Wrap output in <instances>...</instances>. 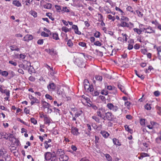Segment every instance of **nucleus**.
Instances as JSON below:
<instances>
[{
  "label": "nucleus",
  "instance_id": "1",
  "mask_svg": "<svg viewBox=\"0 0 161 161\" xmlns=\"http://www.w3.org/2000/svg\"><path fill=\"white\" fill-rule=\"evenodd\" d=\"M8 156L6 151H3L2 149L0 148V159L3 158L6 161Z\"/></svg>",
  "mask_w": 161,
  "mask_h": 161
},
{
  "label": "nucleus",
  "instance_id": "2",
  "mask_svg": "<svg viewBox=\"0 0 161 161\" xmlns=\"http://www.w3.org/2000/svg\"><path fill=\"white\" fill-rule=\"evenodd\" d=\"M107 107L109 109L112 110L114 112H116L119 110V108L117 106H114L112 103H108Z\"/></svg>",
  "mask_w": 161,
  "mask_h": 161
},
{
  "label": "nucleus",
  "instance_id": "3",
  "mask_svg": "<svg viewBox=\"0 0 161 161\" xmlns=\"http://www.w3.org/2000/svg\"><path fill=\"white\" fill-rule=\"evenodd\" d=\"M74 62L75 64L80 67L83 68L85 66V64L79 58L76 59Z\"/></svg>",
  "mask_w": 161,
  "mask_h": 161
},
{
  "label": "nucleus",
  "instance_id": "4",
  "mask_svg": "<svg viewBox=\"0 0 161 161\" xmlns=\"http://www.w3.org/2000/svg\"><path fill=\"white\" fill-rule=\"evenodd\" d=\"M106 119L109 121H112L114 120V116L112 113L110 112H108L105 113Z\"/></svg>",
  "mask_w": 161,
  "mask_h": 161
},
{
  "label": "nucleus",
  "instance_id": "5",
  "mask_svg": "<svg viewBox=\"0 0 161 161\" xmlns=\"http://www.w3.org/2000/svg\"><path fill=\"white\" fill-rule=\"evenodd\" d=\"M84 88L86 91L88 92H91L94 90L93 86L92 85H90L84 86Z\"/></svg>",
  "mask_w": 161,
  "mask_h": 161
},
{
  "label": "nucleus",
  "instance_id": "6",
  "mask_svg": "<svg viewBox=\"0 0 161 161\" xmlns=\"http://www.w3.org/2000/svg\"><path fill=\"white\" fill-rule=\"evenodd\" d=\"M49 36L50 37L52 38L55 40H58L59 39L58 34L57 33H53L51 32L49 33Z\"/></svg>",
  "mask_w": 161,
  "mask_h": 161
},
{
  "label": "nucleus",
  "instance_id": "7",
  "mask_svg": "<svg viewBox=\"0 0 161 161\" xmlns=\"http://www.w3.org/2000/svg\"><path fill=\"white\" fill-rule=\"evenodd\" d=\"M71 132L74 135L77 136L80 134L78 132V129L77 128L75 127H71Z\"/></svg>",
  "mask_w": 161,
  "mask_h": 161
},
{
  "label": "nucleus",
  "instance_id": "8",
  "mask_svg": "<svg viewBox=\"0 0 161 161\" xmlns=\"http://www.w3.org/2000/svg\"><path fill=\"white\" fill-rule=\"evenodd\" d=\"M47 88L49 90H54L55 89L56 86L54 83L52 82L50 83L47 86Z\"/></svg>",
  "mask_w": 161,
  "mask_h": 161
},
{
  "label": "nucleus",
  "instance_id": "9",
  "mask_svg": "<svg viewBox=\"0 0 161 161\" xmlns=\"http://www.w3.org/2000/svg\"><path fill=\"white\" fill-rule=\"evenodd\" d=\"M43 117L44 118V123L45 124H48V125L51 123L50 118L47 115H43Z\"/></svg>",
  "mask_w": 161,
  "mask_h": 161
},
{
  "label": "nucleus",
  "instance_id": "10",
  "mask_svg": "<svg viewBox=\"0 0 161 161\" xmlns=\"http://www.w3.org/2000/svg\"><path fill=\"white\" fill-rule=\"evenodd\" d=\"M33 36L31 35H27L23 38L24 41L27 42L33 39Z\"/></svg>",
  "mask_w": 161,
  "mask_h": 161
},
{
  "label": "nucleus",
  "instance_id": "11",
  "mask_svg": "<svg viewBox=\"0 0 161 161\" xmlns=\"http://www.w3.org/2000/svg\"><path fill=\"white\" fill-rule=\"evenodd\" d=\"M53 154H52L51 153L49 152H47L44 154L45 158L46 160H50L51 157Z\"/></svg>",
  "mask_w": 161,
  "mask_h": 161
},
{
  "label": "nucleus",
  "instance_id": "12",
  "mask_svg": "<svg viewBox=\"0 0 161 161\" xmlns=\"http://www.w3.org/2000/svg\"><path fill=\"white\" fill-rule=\"evenodd\" d=\"M30 66H31V63L29 62H27L26 65H24L22 64L19 65V67L20 68H23L25 70L27 69Z\"/></svg>",
  "mask_w": 161,
  "mask_h": 161
},
{
  "label": "nucleus",
  "instance_id": "13",
  "mask_svg": "<svg viewBox=\"0 0 161 161\" xmlns=\"http://www.w3.org/2000/svg\"><path fill=\"white\" fill-rule=\"evenodd\" d=\"M56 154L58 156H59V158H60V157H61L63 155L65 154V153L63 149H59L57 150L56 152Z\"/></svg>",
  "mask_w": 161,
  "mask_h": 161
},
{
  "label": "nucleus",
  "instance_id": "14",
  "mask_svg": "<svg viewBox=\"0 0 161 161\" xmlns=\"http://www.w3.org/2000/svg\"><path fill=\"white\" fill-rule=\"evenodd\" d=\"M0 92L3 93H5L7 96H9L10 94V91L7 89L3 90L2 88V86L0 87Z\"/></svg>",
  "mask_w": 161,
  "mask_h": 161
},
{
  "label": "nucleus",
  "instance_id": "15",
  "mask_svg": "<svg viewBox=\"0 0 161 161\" xmlns=\"http://www.w3.org/2000/svg\"><path fill=\"white\" fill-rule=\"evenodd\" d=\"M41 103L43 105V107L44 108L50 107L51 106V105L49 103L45 101H42Z\"/></svg>",
  "mask_w": 161,
  "mask_h": 161
},
{
  "label": "nucleus",
  "instance_id": "16",
  "mask_svg": "<svg viewBox=\"0 0 161 161\" xmlns=\"http://www.w3.org/2000/svg\"><path fill=\"white\" fill-rule=\"evenodd\" d=\"M12 3L13 5L18 7H21L22 6L21 3L19 1L16 0H14L13 2Z\"/></svg>",
  "mask_w": 161,
  "mask_h": 161
},
{
  "label": "nucleus",
  "instance_id": "17",
  "mask_svg": "<svg viewBox=\"0 0 161 161\" xmlns=\"http://www.w3.org/2000/svg\"><path fill=\"white\" fill-rule=\"evenodd\" d=\"M68 158V157L65 154L59 158L60 161H67Z\"/></svg>",
  "mask_w": 161,
  "mask_h": 161
},
{
  "label": "nucleus",
  "instance_id": "18",
  "mask_svg": "<svg viewBox=\"0 0 161 161\" xmlns=\"http://www.w3.org/2000/svg\"><path fill=\"white\" fill-rule=\"evenodd\" d=\"M10 49L11 51H19L20 50V49L17 47L16 46H10Z\"/></svg>",
  "mask_w": 161,
  "mask_h": 161
},
{
  "label": "nucleus",
  "instance_id": "19",
  "mask_svg": "<svg viewBox=\"0 0 161 161\" xmlns=\"http://www.w3.org/2000/svg\"><path fill=\"white\" fill-rule=\"evenodd\" d=\"M113 141L114 144L116 145L120 146L121 145V143L119 142V140L116 138H114L113 139Z\"/></svg>",
  "mask_w": 161,
  "mask_h": 161
},
{
  "label": "nucleus",
  "instance_id": "20",
  "mask_svg": "<svg viewBox=\"0 0 161 161\" xmlns=\"http://www.w3.org/2000/svg\"><path fill=\"white\" fill-rule=\"evenodd\" d=\"M120 26L123 27H129V24L124 21H122L121 22Z\"/></svg>",
  "mask_w": 161,
  "mask_h": 161
},
{
  "label": "nucleus",
  "instance_id": "21",
  "mask_svg": "<svg viewBox=\"0 0 161 161\" xmlns=\"http://www.w3.org/2000/svg\"><path fill=\"white\" fill-rule=\"evenodd\" d=\"M52 6V5L51 3H47L46 4L43 5L44 8H45L47 9H51Z\"/></svg>",
  "mask_w": 161,
  "mask_h": 161
},
{
  "label": "nucleus",
  "instance_id": "22",
  "mask_svg": "<svg viewBox=\"0 0 161 161\" xmlns=\"http://www.w3.org/2000/svg\"><path fill=\"white\" fill-rule=\"evenodd\" d=\"M102 136L105 138H107L109 135V134L108 132L106 131H103L101 132Z\"/></svg>",
  "mask_w": 161,
  "mask_h": 161
},
{
  "label": "nucleus",
  "instance_id": "23",
  "mask_svg": "<svg viewBox=\"0 0 161 161\" xmlns=\"http://www.w3.org/2000/svg\"><path fill=\"white\" fill-rule=\"evenodd\" d=\"M134 71H135V73L136 75L138 77L140 78L142 80L144 79V77L143 75H142L139 74H138L137 71L136 70H134Z\"/></svg>",
  "mask_w": 161,
  "mask_h": 161
},
{
  "label": "nucleus",
  "instance_id": "24",
  "mask_svg": "<svg viewBox=\"0 0 161 161\" xmlns=\"http://www.w3.org/2000/svg\"><path fill=\"white\" fill-rule=\"evenodd\" d=\"M82 113L83 112L81 110L76 112L75 114V117L77 118L79 117L82 114Z\"/></svg>",
  "mask_w": 161,
  "mask_h": 161
},
{
  "label": "nucleus",
  "instance_id": "25",
  "mask_svg": "<svg viewBox=\"0 0 161 161\" xmlns=\"http://www.w3.org/2000/svg\"><path fill=\"white\" fill-rule=\"evenodd\" d=\"M49 73L52 76H54V75L56 74V72L53 70V68H50V69L49 70Z\"/></svg>",
  "mask_w": 161,
  "mask_h": 161
},
{
  "label": "nucleus",
  "instance_id": "26",
  "mask_svg": "<svg viewBox=\"0 0 161 161\" xmlns=\"http://www.w3.org/2000/svg\"><path fill=\"white\" fill-rule=\"evenodd\" d=\"M61 30L62 31L66 33L69 31L71 30V29H68L65 26H63Z\"/></svg>",
  "mask_w": 161,
  "mask_h": 161
},
{
  "label": "nucleus",
  "instance_id": "27",
  "mask_svg": "<svg viewBox=\"0 0 161 161\" xmlns=\"http://www.w3.org/2000/svg\"><path fill=\"white\" fill-rule=\"evenodd\" d=\"M46 16H48L50 19L52 20V21H53L54 20V19L52 16V14L51 13H46Z\"/></svg>",
  "mask_w": 161,
  "mask_h": 161
},
{
  "label": "nucleus",
  "instance_id": "28",
  "mask_svg": "<svg viewBox=\"0 0 161 161\" xmlns=\"http://www.w3.org/2000/svg\"><path fill=\"white\" fill-rule=\"evenodd\" d=\"M45 147L46 149H47L49 147H52V145L51 144H48L47 143V141H45L44 143Z\"/></svg>",
  "mask_w": 161,
  "mask_h": 161
},
{
  "label": "nucleus",
  "instance_id": "29",
  "mask_svg": "<svg viewBox=\"0 0 161 161\" xmlns=\"http://www.w3.org/2000/svg\"><path fill=\"white\" fill-rule=\"evenodd\" d=\"M95 79L97 80L100 82L102 81L103 77L102 76L96 75L95 76Z\"/></svg>",
  "mask_w": 161,
  "mask_h": 161
},
{
  "label": "nucleus",
  "instance_id": "30",
  "mask_svg": "<svg viewBox=\"0 0 161 161\" xmlns=\"http://www.w3.org/2000/svg\"><path fill=\"white\" fill-rule=\"evenodd\" d=\"M105 156L107 159L108 161H112V158L110 155L108 154H106Z\"/></svg>",
  "mask_w": 161,
  "mask_h": 161
},
{
  "label": "nucleus",
  "instance_id": "31",
  "mask_svg": "<svg viewBox=\"0 0 161 161\" xmlns=\"http://www.w3.org/2000/svg\"><path fill=\"white\" fill-rule=\"evenodd\" d=\"M30 14L34 17L37 16V13L34 11L31 10L30 12Z\"/></svg>",
  "mask_w": 161,
  "mask_h": 161
},
{
  "label": "nucleus",
  "instance_id": "32",
  "mask_svg": "<svg viewBox=\"0 0 161 161\" xmlns=\"http://www.w3.org/2000/svg\"><path fill=\"white\" fill-rule=\"evenodd\" d=\"M41 35L42 36H44V37H48L49 36V33H46L44 31H42V32L41 33Z\"/></svg>",
  "mask_w": 161,
  "mask_h": 161
},
{
  "label": "nucleus",
  "instance_id": "33",
  "mask_svg": "<svg viewBox=\"0 0 161 161\" xmlns=\"http://www.w3.org/2000/svg\"><path fill=\"white\" fill-rule=\"evenodd\" d=\"M133 30L135 32H136L137 34L139 35L140 34L142 31L137 28H134L133 29Z\"/></svg>",
  "mask_w": 161,
  "mask_h": 161
},
{
  "label": "nucleus",
  "instance_id": "34",
  "mask_svg": "<svg viewBox=\"0 0 161 161\" xmlns=\"http://www.w3.org/2000/svg\"><path fill=\"white\" fill-rule=\"evenodd\" d=\"M82 97L85 99L87 103H88V102H91V100L89 98L86 97L84 95H82Z\"/></svg>",
  "mask_w": 161,
  "mask_h": 161
},
{
  "label": "nucleus",
  "instance_id": "35",
  "mask_svg": "<svg viewBox=\"0 0 161 161\" xmlns=\"http://www.w3.org/2000/svg\"><path fill=\"white\" fill-rule=\"evenodd\" d=\"M1 75L3 76H4L5 77H7L8 75V73L7 71H3L2 70Z\"/></svg>",
  "mask_w": 161,
  "mask_h": 161
},
{
  "label": "nucleus",
  "instance_id": "36",
  "mask_svg": "<svg viewBox=\"0 0 161 161\" xmlns=\"http://www.w3.org/2000/svg\"><path fill=\"white\" fill-rule=\"evenodd\" d=\"M103 9L107 14H109L111 13L110 10L107 7H104L103 8Z\"/></svg>",
  "mask_w": 161,
  "mask_h": 161
},
{
  "label": "nucleus",
  "instance_id": "37",
  "mask_svg": "<svg viewBox=\"0 0 161 161\" xmlns=\"http://www.w3.org/2000/svg\"><path fill=\"white\" fill-rule=\"evenodd\" d=\"M92 119L95 120L98 123L100 122V119L99 118L96 116H93L92 117Z\"/></svg>",
  "mask_w": 161,
  "mask_h": 161
},
{
  "label": "nucleus",
  "instance_id": "38",
  "mask_svg": "<svg viewBox=\"0 0 161 161\" xmlns=\"http://www.w3.org/2000/svg\"><path fill=\"white\" fill-rule=\"evenodd\" d=\"M67 44L68 46L70 47H71L73 46V43L72 41L70 39H69L68 41Z\"/></svg>",
  "mask_w": 161,
  "mask_h": 161
},
{
  "label": "nucleus",
  "instance_id": "39",
  "mask_svg": "<svg viewBox=\"0 0 161 161\" xmlns=\"http://www.w3.org/2000/svg\"><path fill=\"white\" fill-rule=\"evenodd\" d=\"M118 86L119 88L121 90V92H124L125 90L124 89V87L123 86H122L120 84H118Z\"/></svg>",
  "mask_w": 161,
  "mask_h": 161
},
{
  "label": "nucleus",
  "instance_id": "40",
  "mask_svg": "<svg viewBox=\"0 0 161 161\" xmlns=\"http://www.w3.org/2000/svg\"><path fill=\"white\" fill-rule=\"evenodd\" d=\"M27 69H28V72L30 73H31L33 72V68L31 66H31L29 67V68H28Z\"/></svg>",
  "mask_w": 161,
  "mask_h": 161
},
{
  "label": "nucleus",
  "instance_id": "41",
  "mask_svg": "<svg viewBox=\"0 0 161 161\" xmlns=\"http://www.w3.org/2000/svg\"><path fill=\"white\" fill-rule=\"evenodd\" d=\"M101 93L103 95H107L108 94V91H107L106 89H103Z\"/></svg>",
  "mask_w": 161,
  "mask_h": 161
},
{
  "label": "nucleus",
  "instance_id": "42",
  "mask_svg": "<svg viewBox=\"0 0 161 161\" xmlns=\"http://www.w3.org/2000/svg\"><path fill=\"white\" fill-rule=\"evenodd\" d=\"M140 156H142V158H143L145 157L149 156V154L144 153H141L140 154Z\"/></svg>",
  "mask_w": 161,
  "mask_h": 161
},
{
  "label": "nucleus",
  "instance_id": "43",
  "mask_svg": "<svg viewBox=\"0 0 161 161\" xmlns=\"http://www.w3.org/2000/svg\"><path fill=\"white\" fill-rule=\"evenodd\" d=\"M101 34L100 32L99 31H96L94 35V36L96 38H99V37Z\"/></svg>",
  "mask_w": 161,
  "mask_h": 161
},
{
  "label": "nucleus",
  "instance_id": "44",
  "mask_svg": "<svg viewBox=\"0 0 161 161\" xmlns=\"http://www.w3.org/2000/svg\"><path fill=\"white\" fill-rule=\"evenodd\" d=\"M62 10L65 12H70L69 9L66 7H63Z\"/></svg>",
  "mask_w": 161,
  "mask_h": 161
},
{
  "label": "nucleus",
  "instance_id": "45",
  "mask_svg": "<svg viewBox=\"0 0 161 161\" xmlns=\"http://www.w3.org/2000/svg\"><path fill=\"white\" fill-rule=\"evenodd\" d=\"M94 45L97 46H101L102 44L99 41H97L94 43Z\"/></svg>",
  "mask_w": 161,
  "mask_h": 161
},
{
  "label": "nucleus",
  "instance_id": "46",
  "mask_svg": "<svg viewBox=\"0 0 161 161\" xmlns=\"http://www.w3.org/2000/svg\"><path fill=\"white\" fill-rule=\"evenodd\" d=\"M25 1V5L26 6H29V4L31 3L32 1V0H24Z\"/></svg>",
  "mask_w": 161,
  "mask_h": 161
},
{
  "label": "nucleus",
  "instance_id": "47",
  "mask_svg": "<svg viewBox=\"0 0 161 161\" xmlns=\"http://www.w3.org/2000/svg\"><path fill=\"white\" fill-rule=\"evenodd\" d=\"M145 108L147 110H150L151 108V107L150 104H148V103H147L145 106Z\"/></svg>",
  "mask_w": 161,
  "mask_h": 161
},
{
  "label": "nucleus",
  "instance_id": "48",
  "mask_svg": "<svg viewBox=\"0 0 161 161\" xmlns=\"http://www.w3.org/2000/svg\"><path fill=\"white\" fill-rule=\"evenodd\" d=\"M8 74L10 75V77L11 78L13 77L15 75L14 73L12 70H10L9 71Z\"/></svg>",
  "mask_w": 161,
  "mask_h": 161
},
{
  "label": "nucleus",
  "instance_id": "49",
  "mask_svg": "<svg viewBox=\"0 0 161 161\" xmlns=\"http://www.w3.org/2000/svg\"><path fill=\"white\" fill-rule=\"evenodd\" d=\"M122 35L123 36V39H125V42H126L128 40V38H127L128 37V36L126 34L122 33Z\"/></svg>",
  "mask_w": 161,
  "mask_h": 161
},
{
  "label": "nucleus",
  "instance_id": "50",
  "mask_svg": "<svg viewBox=\"0 0 161 161\" xmlns=\"http://www.w3.org/2000/svg\"><path fill=\"white\" fill-rule=\"evenodd\" d=\"M79 45L83 47H86V44L84 42H80L79 43Z\"/></svg>",
  "mask_w": 161,
  "mask_h": 161
},
{
  "label": "nucleus",
  "instance_id": "51",
  "mask_svg": "<svg viewBox=\"0 0 161 161\" xmlns=\"http://www.w3.org/2000/svg\"><path fill=\"white\" fill-rule=\"evenodd\" d=\"M145 32L147 33H155V31L153 29H150L147 30V31H146Z\"/></svg>",
  "mask_w": 161,
  "mask_h": 161
},
{
  "label": "nucleus",
  "instance_id": "52",
  "mask_svg": "<svg viewBox=\"0 0 161 161\" xmlns=\"http://www.w3.org/2000/svg\"><path fill=\"white\" fill-rule=\"evenodd\" d=\"M51 161H57V159L56 157L54 156V155L53 154L52 156L51 157L50 159Z\"/></svg>",
  "mask_w": 161,
  "mask_h": 161
},
{
  "label": "nucleus",
  "instance_id": "53",
  "mask_svg": "<svg viewBox=\"0 0 161 161\" xmlns=\"http://www.w3.org/2000/svg\"><path fill=\"white\" fill-rule=\"evenodd\" d=\"M126 10L127 11H130L131 12L133 13V8L130 6H128L126 8Z\"/></svg>",
  "mask_w": 161,
  "mask_h": 161
},
{
  "label": "nucleus",
  "instance_id": "54",
  "mask_svg": "<svg viewBox=\"0 0 161 161\" xmlns=\"http://www.w3.org/2000/svg\"><path fill=\"white\" fill-rule=\"evenodd\" d=\"M31 120L32 123L36 125L37 123V121L34 118H32L31 119Z\"/></svg>",
  "mask_w": 161,
  "mask_h": 161
},
{
  "label": "nucleus",
  "instance_id": "55",
  "mask_svg": "<svg viewBox=\"0 0 161 161\" xmlns=\"http://www.w3.org/2000/svg\"><path fill=\"white\" fill-rule=\"evenodd\" d=\"M121 20L123 21L125 20L128 21H129V19L128 18L126 17L122 16L121 18Z\"/></svg>",
  "mask_w": 161,
  "mask_h": 161
},
{
  "label": "nucleus",
  "instance_id": "56",
  "mask_svg": "<svg viewBox=\"0 0 161 161\" xmlns=\"http://www.w3.org/2000/svg\"><path fill=\"white\" fill-rule=\"evenodd\" d=\"M74 30L75 32V34L79 35H80L81 34V33L80 31H79L78 27Z\"/></svg>",
  "mask_w": 161,
  "mask_h": 161
},
{
  "label": "nucleus",
  "instance_id": "57",
  "mask_svg": "<svg viewBox=\"0 0 161 161\" xmlns=\"http://www.w3.org/2000/svg\"><path fill=\"white\" fill-rule=\"evenodd\" d=\"M154 94L156 97H158L160 95V92L158 91H156L154 92Z\"/></svg>",
  "mask_w": 161,
  "mask_h": 161
},
{
  "label": "nucleus",
  "instance_id": "58",
  "mask_svg": "<svg viewBox=\"0 0 161 161\" xmlns=\"http://www.w3.org/2000/svg\"><path fill=\"white\" fill-rule=\"evenodd\" d=\"M9 63L10 64H12L14 66H16L17 65V63L16 62L13 60H10L9 61Z\"/></svg>",
  "mask_w": 161,
  "mask_h": 161
},
{
  "label": "nucleus",
  "instance_id": "59",
  "mask_svg": "<svg viewBox=\"0 0 161 161\" xmlns=\"http://www.w3.org/2000/svg\"><path fill=\"white\" fill-rule=\"evenodd\" d=\"M136 12L138 16L142 17L143 16V14L139 10H136Z\"/></svg>",
  "mask_w": 161,
  "mask_h": 161
},
{
  "label": "nucleus",
  "instance_id": "60",
  "mask_svg": "<svg viewBox=\"0 0 161 161\" xmlns=\"http://www.w3.org/2000/svg\"><path fill=\"white\" fill-rule=\"evenodd\" d=\"M140 123L141 125H144L145 124V120L144 119H141Z\"/></svg>",
  "mask_w": 161,
  "mask_h": 161
},
{
  "label": "nucleus",
  "instance_id": "61",
  "mask_svg": "<svg viewBox=\"0 0 161 161\" xmlns=\"http://www.w3.org/2000/svg\"><path fill=\"white\" fill-rule=\"evenodd\" d=\"M84 86H86L89 85L88 80L87 79H85L84 80Z\"/></svg>",
  "mask_w": 161,
  "mask_h": 161
},
{
  "label": "nucleus",
  "instance_id": "62",
  "mask_svg": "<svg viewBox=\"0 0 161 161\" xmlns=\"http://www.w3.org/2000/svg\"><path fill=\"white\" fill-rule=\"evenodd\" d=\"M45 97L46 98L49 99L50 100H52L53 99L52 97L48 94H46L45 95Z\"/></svg>",
  "mask_w": 161,
  "mask_h": 161
},
{
  "label": "nucleus",
  "instance_id": "63",
  "mask_svg": "<svg viewBox=\"0 0 161 161\" xmlns=\"http://www.w3.org/2000/svg\"><path fill=\"white\" fill-rule=\"evenodd\" d=\"M31 101L34 102L35 103H39V100L36 97H34Z\"/></svg>",
  "mask_w": 161,
  "mask_h": 161
},
{
  "label": "nucleus",
  "instance_id": "64",
  "mask_svg": "<svg viewBox=\"0 0 161 161\" xmlns=\"http://www.w3.org/2000/svg\"><path fill=\"white\" fill-rule=\"evenodd\" d=\"M161 141V135L159 136V137H158L157 138H156L155 139V141L156 142L158 143H160L159 141Z\"/></svg>",
  "mask_w": 161,
  "mask_h": 161
}]
</instances>
